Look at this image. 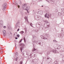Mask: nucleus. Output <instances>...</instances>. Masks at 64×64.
<instances>
[{"label":"nucleus","mask_w":64,"mask_h":64,"mask_svg":"<svg viewBox=\"0 0 64 64\" xmlns=\"http://www.w3.org/2000/svg\"><path fill=\"white\" fill-rule=\"evenodd\" d=\"M36 27L37 28H39L40 30H42L43 29V26L42 25L41 22H38L36 24Z\"/></svg>","instance_id":"nucleus-1"},{"label":"nucleus","mask_w":64,"mask_h":64,"mask_svg":"<svg viewBox=\"0 0 64 64\" xmlns=\"http://www.w3.org/2000/svg\"><path fill=\"white\" fill-rule=\"evenodd\" d=\"M27 6V4H23L22 5V8L23 10H25L26 11H28L30 9V6Z\"/></svg>","instance_id":"nucleus-2"},{"label":"nucleus","mask_w":64,"mask_h":64,"mask_svg":"<svg viewBox=\"0 0 64 64\" xmlns=\"http://www.w3.org/2000/svg\"><path fill=\"white\" fill-rule=\"evenodd\" d=\"M33 39L32 40V41L33 42L32 43V44L34 47V43H38V41H34V38H35L36 37V36L34 35L33 36Z\"/></svg>","instance_id":"nucleus-3"},{"label":"nucleus","mask_w":64,"mask_h":64,"mask_svg":"<svg viewBox=\"0 0 64 64\" xmlns=\"http://www.w3.org/2000/svg\"><path fill=\"white\" fill-rule=\"evenodd\" d=\"M20 46H21V47L20 48V49L21 51V52H22V50H23V49L24 48V44H20Z\"/></svg>","instance_id":"nucleus-4"},{"label":"nucleus","mask_w":64,"mask_h":64,"mask_svg":"<svg viewBox=\"0 0 64 64\" xmlns=\"http://www.w3.org/2000/svg\"><path fill=\"white\" fill-rule=\"evenodd\" d=\"M50 23H49L48 24H44V27L45 28H47V30L48 29V28H49V26H50Z\"/></svg>","instance_id":"nucleus-5"},{"label":"nucleus","mask_w":64,"mask_h":64,"mask_svg":"<svg viewBox=\"0 0 64 64\" xmlns=\"http://www.w3.org/2000/svg\"><path fill=\"white\" fill-rule=\"evenodd\" d=\"M51 61V59L50 57L48 56L47 57L46 61L47 63H50Z\"/></svg>","instance_id":"nucleus-6"},{"label":"nucleus","mask_w":64,"mask_h":64,"mask_svg":"<svg viewBox=\"0 0 64 64\" xmlns=\"http://www.w3.org/2000/svg\"><path fill=\"white\" fill-rule=\"evenodd\" d=\"M7 6V4L5 3L2 6V7L3 8V10H4L6 9V7Z\"/></svg>","instance_id":"nucleus-7"},{"label":"nucleus","mask_w":64,"mask_h":64,"mask_svg":"<svg viewBox=\"0 0 64 64\" xmlns=\"http://www.w3.org/2000/svg\"><path fill=\"white\" fill-rule=\"evenodd\" d=\"M31 61L32 62V64H35L38 60H37L35 59L33 60H31Z\"/></svg>","instance_id":"nucleus-8"},{"label":"nucleus","mask_w":64,"mask_h":64,"mask_svg":"<svg viewBox=\"0 0 64 64\" xmlns=\"http://www.w3.org/2000/svg\"><path fill=\"white\" fill-rule=\"evenodd\" d=\"M3 22L2 20H0V28H2L3 27Z\"/></svg>","instance_id":"nucleus-9"},{"label":"nucleus","mask_w":64,"mask_h":64,"mask_svg":"<svg viewBox=\"0 0 64 64\" xmlns=\"http://www.w3.org/2000/svg\"><path fill=\"white\" fill-rule=\"evenodd\" d=\"M19 24H20V22H17L15 26L16 29H17L19 27V26H18V25H19Z\"/></svg>","instance_id":"nucleus-10"},{"label":"nucleus","mask_w":64,"mask_h":64,"mask_svg":"<svg viewBox=\"0 0 64 64\" xmlns=\"http://www.w3.org/2000/svg\"><path fill=\"white\" fill-rule=\"evenodd\" d=\"M34 18L36 20H38L40 19V16H36Z\"/></svg>","instance_id":"nucleus-11"},{"label":"nucleus","mask_w":64,"mask_h":64,"mask_svg":"<svg viewBox=\"0 0 64 64\" xmlns=\"http://www.w3.org/2000/svg\"><path fill=\"white\" fill-rule=\"evenodd\" d=\"M52 51L54 53H59V52H58L57 50L56 49H54L52 50Z\"/></svg>","instance_id":"nucleus-12"},{"label":"nucleus","mask_w":64,"mask_h":64,"mask_svg":"<svg viewBox=\"0 0 64 64\" xmlns=\"http://www.w3.org/2000/svg\"><path fill=\"white\" fill-rule=\"evenodd\" d=\"M2 32L4 36H6V30H3Z\"/></svg>","instance_id":"nucleus-13"},{"label":"nucleus","mask_w":64,"mask_h":64,"mask_svg":"<svg viewBox=\"0 0 64 64\" xmlns=\"http://www.w3.org/2000/svg\"><path fill=\"white\" fill-rule=\"evenodd\" d=\"M64 36V33H61L59 35V37H63Z\"/></svg>","instance_id":"nucleus-14"},{"label":"nucleus","mask_w":64,"mask_h":64,"mask_svg":"<svg viewBox=\"0 0 64 64\" xmlns=\"http://www.w3.org/2000/svg\"><path fill=\"white\" fill-rule=\"evenodd\" d=\"M49 14H47V13H46L44 15V17L45 18H49Z\"/></svg>","instance_id":"nucleus-15"},{"label":"nucleus","mask_w":64,"mask_h":64,"mask_svg":"<svg viewBox=\"0 0 64 64\" xmlns=\"http://www.w3.org/2000/svg\"><path fill=\"white\" fill-rule=\"evenodd\" d=\"M24 18L26 21L28 23H29V21H28V17L25 16Z\"/></svg>","instance_id":"nucleus-16"},{"label":"nucleus","mask_w":64,"mask_h":64,"mask_svg":"<svg viewBox=\"0 0 64 64\" xmlns=\"http://www.w3.org/2000/svg\"><path fill=\"white\" fill-rule=\"evenodd\" d=\"M38 13L40 15H42L43 14V12L42 10H40L38 12Z\"/></svg>","instance_id":"nucleus-17"},{"label":"nucleus","mask_w":64,"mask_h":64,"mask_svg":"<svg viewBox=\"0 0 64 64\" xmlns=\"http://www.w3.org/2000/svg\"><path fill=\"white\" fill-rule=\"evenodd\" d=\"M57 46H58V48L56 47L55 48L56 49H59L60 48V45H57Z\"/></svg>","instance_id":"nucleus-18"},{"label":"nucleus","mask_w":64,"mask_h":64,"mask_svg":"<svg viewBox=\"0 0 64 64\" xmlns=\"http://www.w3.org/2000/svg\"><path fill=\"white\" fill-rule=\"evenodd\" d=\"M38 44H39L41 46H43V42H39L38 43Z\"/></svg>","instance_id":"nucleus-19"},{"label":"nucleus","mask_w":64,"mask_h":64,"mask_svg":"<svg viewBox=\"0 0 64 64\" xmlns=\"http://www.w3.org/2000/svg\"><path fill=\"white\" fill-rule=\"evenodd\" d=\"M41 38L42 39H47V38H46L44 37L42 35H41Z\"/></svg>","instance_id":"nucleus-20"},{"label":"nucleus","mask_w":64,"mask_h":64,"mask_svg":"<svg viewBox=\"0 0 64 64\" xmlns=\"http://www.w3.org/2000/svg\"><path fill=\"white\" fill-rule=\"evenodd\" d=\"M61 12L62 13L64 14V8H62L61 9Z\"/></svg>","instance_id":"nucleus-21"},{"label":"nucleus","mask_w":64,"mask_h":64,"mask_svg":"<svg viewBox=\"0 0 64 64\" xmlns=\"http://www.w3.org/2000/svg\"><path fill=\"white\" fill-rule=\"evenodd\" d=\"M44 22L46 23H45L44 24H48V23H49V22H48V20H45L44 21Z\"/></svg>","instance_id":"nucleus-22"},{"label":"nucleus","mask_w":64,"mask_h":64,"mask_svg":"<svg viewBox=\"0 0 64 64\" xmlns=\"http://www.w3.org/2000/svg\"><path fill=\"white\" fill-rule=\"evenodd\" d=\"M51 4H53L55 2L54 0H51Z\"/></svg>","instance_id":"nucleus-23"},{"label":"nucleus","mask_w":64,"mask_h":64,"mask_svg":"<svg viewBox=\"0 0 64 64\" xmlns=\"http://www.w3.org/2000/svg\"><path fill=\"white\" fill-rule=\"evenodd\" d=\"M58 15L59 16H61L62 15V14L61 12H59L58 13Z\"/></svg>","instance_id":"nucleus-24"},{"label":"nucleus","mask_w":64,"mask_h":64,"mask_svg":"<svg viewBox=\"0 0 64 64\" xmlns=\"http://www.w3.org/2000/svg\"><path fill=\"white\" fill-rule=\"evenodd\" d=\"M35 50H36V49L35 48H34L33 50H32V52H34V51H35Z\"/></svg>","instance_id":"nucleus-25"},{"label":"nucleus","mask_w":64,"mask_h":64,"mask_svg":"<svg viewBox=\"0 0 64 64\" xmlns=\"http://www.w3.org/2000/svg\"><path fill=\"white\" fill-rule=\"evenodd\" d=\"M18 56V52H16V57H17Z\"/></svg>","instance_id":"nucleus-26"},{"label":"nucleus","mask_w":64,"mask_h":64,"mask_svg":"<svg viewBox=\"0 0 64 64\" xmlns=\"http://www.w3.org/2000/svg\"><path fill=\"white\" fill-rule=\"evenodd\" d=\"M20 34H22L23 33H24V32H23V31H22L21 32H20Z\"/></svg>","instance_id":"nucleus-27"},{"label":"nucleus","mask_w":64,"mask_h":64,"mask_svg":"<svg viewBox=\"0 0 64 64\" xmlns=\"http://www.w3.org/2000/svg\"><path fill=\"white\" fill-rule=\"evenodd\" d=\"M50 51H48L47 52V53L48 54L47 55H49V54H50Z\"/></svg>","instance_id":"nucleus-28"},{"label":"nucleus","mask_w":64,"mask_h":64,"mask_svg":"<svg viewBox=\"0 0 64 64\" xmlns=\"http://www.w3.org/2000/svg\"><path fill=\"white\" fill-rule=\"evenodd\" d=\"M34 32H38V30H34Z\"/></svg>","instance_id":"nucleus-29"},{"label":"nucleus","mask_w":64,"mask_h":64,"mask_svg":"<svg viewBox=\"0 0 64 64\" xmlns=\"http://www.w3.org/2000/svg\"><path fill=\"white\" fill-rule=\"evenodd\" d=\"M54 64H59L58 63V62H56V61H55L54 62Z\"/></svg>","instance_id":"nucleus-30"},{"label":"nucleus","mask_w":64,"mask_h":64,"mask_svg":"<svg viewBox=\"0 0 64 64\" xmlns=\"http://www.w3.org/2000/svg\"><path fill=\"white\" fill-rule=\"evenodd\" d=\"M15 5H17V6L18 5V8H19V7H20V6H18V4H15Z\"/></svg>","instance_id":"nucleus-31"},{"label":"nucleus","mask_w":64,"mask_h":64,"mask_svg":"<svg viewBox=\"0 0 64 64\" xmlns=\"http://www.w3.org/2000/svg\"><path fill=\"white\" fill-rule=\"evenodd\" d=\"M32 23H30V25L32 27H33V26H32Z\"/></svg>","instance_id":"nucleus-32"},{"label":"nucleus","mask_w":64,"mask_h":64,"mask_svg":"<svg viewBox=\"0 0 64 64\" xmlns=\"http://www.w3.org/2000/svg\"><path fill=\"white\" fill-rule=\"evenodd\" d=\"M62 59L63 61H64V56L62 57Z\"/></svg>","instance_id":"nucleus-33"},{"label":"nucleus","mask_w":64,"mask_h":64,"mask_svg":"<svg viewBox=\"0 0 64 64\" xmlns=\"http://www.w3.org/2000/svg\"><path fill=\"white\" fill-rule=\"evenodd\" d=\"M22 9H20V13H22Z\"/></svg>","instance_id":"nucleus-34"},{"label":"nucleus","mask_w":64,"mask_h":64,"mask_svg":"<svg viewBox=\"0 0 64 64\" xmlns=\"http://www.w3.org/2000/svg\"><path fill=\"white\" fill-rule=\"evenodd\" d=\"M53 42H57V41L55 40H53Z\"/></svg>","instance_id":"nucleus-35"},{"label":"nucleus","mask_w":64,"mask_h":64,"mask_svg":"<svg viewBox=\"0 0 64 64\" xmlns=\"http://www.w3.org/2000/svg\"><path fill=\"white\" fill-rule=\"evenodd\" d=\"M55 61H56V63H57V62H59V60H56Z\"/></svg>","instance_id":"nucleus-36"},{"label":"nucleus","mask_w":64,"mask_h":64,"mask_svg":"<svg viewBox=\"0 0 64 64\" xmlns=\"http://www.w3.org/2000/svg\"><path fill=\"white\" fill-rule=\"evenodd\" d=\"M17 36L18 38H19L20 37V35L19 34H18L17 35Z\"/></svg>","instance_id":"nucleus-37"},{"label":"nucleus","mask_w":64,"mask_h":64,"mask_svg":"<svg viewBox=\"0 0 64 64\" xmlns=\"http://www.w3.org/2000/svg\"><path fill=\"white\" fill-rule=\"evenodd\" d=\"M24 42H26V39H25V37H24Z\"/></svg>","instance_id":"nucleus-38"},{"label":"nucleus","mask_w":64,"mask_h":64,"mask_svg":"<svg viewBox=\"0 0 64 64\" xmlns=\"http://www.w3.org/2000/svg\"><path fill=\"white\" fill-rule=\"evenodd\" d=\"M46 35L47 36V37H49V35L48 34H46Z\"/></svg>","instance_id":"nucleus-39"},{"label":"nucleus","mask_w":64,"mask_h":64,"mask_svg":"<svg viewBox=\"0 0 64 64\" xmlns=\"http://www.w3.org/2000/svg\"><path fill=\"white\" fill-rule=\"evenodd\" d=\"M22 63L23 62H22V61H20V64H22Z\"/></svg>","instance_id":"nucleus-40"},{"label":"nucleus","mask_w":64,"mask_h":64,"mask_svg":"<svg viewBox=\"0 0 64 64\" xmlns=\"http://www.w3.org/2000/svg\"><path fill=\"white\" fill-rule=\"evenodd\" d=\"M18 58L17 57L16 58V61H17V60H18Z\"/></svg>","instance_id":"nucleus-41"},{"label":"nucleus","mask_w":64,"mask_h":64,"mask_svg":"<svg viewBox=\"0 0 64 64\" xmlns=\"http://www.w3.org/2000/svg\"><path fill=\"white\" fill-rule=\"evenodd\" d=\"M46 0V1H47V2H48V3H50V2H49V1H48V0Z\"/></svg>","instance_id":"nucleus-42"},{"label":"nucleus","mask_w":64,"mask_h":64,"mask_svg":"<svg viewBox=\"0 0 64 64\" xmlns=\"http://www.w3.org/2000/svg\"><path fill=\"white\" fill-rule=\"evenodd\" d=\"M22 39H21L20 40L19 42V43H21V42H22Z\"/></svg>","instance_id":"nucleus-43"},{"label":"nucleus","mask_w":64,"mask_h":64,"mask_svg":"<svg viewBox=\"0 0 64 64\" xmlns=\"http://www.w3.org/2000/svg\"><path fill=\"white\" fill-rule=\"evenodd\" d=\"M55 12H58V10L57 9H56L55 10Z\"/></svg>","instance_id":"nucleus-44"},{"label":"nucleus","mask_w":64,"mask_h":64,"mask_svg":"<svg viewBox=\"0 0 64 64\" xmlns=\"http://www.w3.org/2000/svg\"><path fill=\"white\" fill-rule=\"evenodd\" d=\"M24 29L26 32V31H27V28H25Z\"/></svg>","instance_id":"nucleus-45"},{"label":"nucleus","mask_w":64,"mask_h":64,"mask_svg":"<svg viewBox=\"0 0 64 64\" xmlns=\"http://www.w3.org/2000/svg\"><path fill=\"white\" fill-rule=\"evenodd\" d=\"M4 28H6V26H4L3 27Z\"/></svg>","instance_id":"nucleus-46"},{"label":"nucleus","mask_w":64,"mask_h":64,"mask_svg":"<svg viewBox=\"0 0 64 64\" xmlns=\"http://www.w3.org/2000/svg\"><path fill=\"white\" fill-rule=\"evenodd\" d=\"M19 31V28H18V30H17V31Z\"/></svg>","instance_id":"nucleus-47"},{"label":"nucleus","mask_w":64,"mask_h":64,"mask_svg":"<svg viewBox=\"0 0 64 64\" xmlns=\"http://www.w3.org/2000/svg\"><path fill=\"white\" fill-rule=\"evenodd\" d=\"M28 52H26V54L27 55H28Z\"/></svg>","instance_id":"nucleus-48"},{"label":"nucleus","mask_w":64,"mask_h":64,"mask_svg":"<svg viewBox=\"0 0 64 64\" xmlns=\"http://www.w3.org/2000/svg\"><path fill=\"white\" fill-rule=\"evenodd\" d=\"M16 34H17V32L15 33L14 34V35H15Z\"/></svg>","instance_id":"nucleus-49"},{"label":"nucleus","mask_w":64,"mask_h":64,"mask_svg":"<svg viewBox=\"0 0 64 64\" xmlns=\"http://www.w3.org/2000/svg\"><path fill=\"white\" fill-rule=\"evenodd\" d=\"M15 39H18V38L17 37H16L15 38Z\"/></svg>","instance_id":"nucleus-50"},{"label":"nucleus","mask_w":64,"mask_h":64,"mask_svg":"<svg viewBox=\"0 0 64 64\" xmlns=\"http://www.w3.org/2000/svg\"><path fill=\"white\" fill-rule=\"evenodd\" d=\"M17 4V2H15V4Z\"/></svg>","instance_id":"nucleus-51"},{"label":"nucleus","mask_w":64,"mask_h":64,"mask_svg":"<svg viewBox=\"0 0 64 64\" xmlns=\"http://www.w3.org/2000/svg\"><path fill=\"white\" fill-rule=\"evenodd\" d=\"M15 47H16V44H15Z\"/></svg>","instance_id":"nucleus-52"},{"label":"nucleus","mask_w":64,"mask_h":64,"mask_svg":"<svg viewBox=\"0 0 64 64\" xmlns=\"http://www.w3.org/2000/svg\"><path fill=\"white\" fill-rule=\"evenodd\" d=\"M2 52H3L2 51H1V53H2Z\"/></svg>","instance_id":"nucleus-53"},{"label":"nucleus","mask_w":64,"mask_h":64,"mask_svg":"<svg viewBox=\"0 0 64 64\" xmlns=\"http://www.w3.org/2000/svg\"><path fill=\"white\" fill-rule=\"evenodd\" d=\"M27 11V12L28 13H29V12L28 11H28Z\"/></svg>","instance_id":"nucleus-54"},{"label":"nucleus","mask_w":64,"mask_h":64,"mask_svg":"<svg viewBox=\"0 0 64 64\" xmlns=\"http://www.w3.org/2000/svg\"><path fill=\"white\" fill-rule=\"evenodd\" d=\"M30 56H31V55H32V54H30Z\"/></svg>","instance_id":"nucleus-55"},{"label":"nucleus","mask_w":64,"mask_h":64,"mask_svg":"<svg viewBox=\"0 0 64 64\" xmlns=\"http://www.w3.org/2000/svg\"><path fill=\"white\" fill-rule=\"evenodd\" d=\"M60 56L62 55V54H60Z\"/></svg>","instance_id":"nucleus-56"},{"label":"nucleus","mask_w":64,"mask_h":64,"mask_svg":"<svg viewBox=\"0 0 64 64\" xmlns=\"http://www.w3.org/2000/svg\"><path fill=\"white\" fill-rule=\"evenodd\" d=\"M41 7H43V6H41Z\"/></svg>","instance_id":"nucleus-57"},{"label":"nucleus","mask_w":64,"mask_h":64,"mask_svg":"<svg viewBox=\"0 0 64 64\" xmlns=\"http://www.w3.org/2000/svg\"><path fill=\"white\" fill-rule=\"evenodd\" d=\"M20 4H21V2H20Z\"/></svg>","instance_id":"nucleus-58"},{"label":"nucleus","mask_w":64,"mask_h":64,"mask_svg":"<svg viewBox=\"0 0 64 64\" xmlns=\"http://www.w3.org/2000/svg\"><path fill=\"white\" fill-rule=\"evenodd\" d=\"M10 34H11H11H12V33H11V32H10Z\"/></svg>","instance_id":"nucleus-59"},{"label":"nucleus","mask_w":64,"mask_h":64,"mask_svg":"<svg viewBox=\"0 0 64 64\" xmlns=\"http://www.w3.org/2000/svg\"><path fill=\"white\" fill-rule=\"evenodd\" d=\"M62 29H62V31H63V30H62Z\"/></svg>","instance_id":"nucleus-60"},{"label":"nucleus","mask_w":64,"mask_h":64,"mask_svg":"<svg viewBox=\"0 0 64 64\" xmlns=\"http://www.w3.org/2000/svg\"><path fill=\"white\" fill-rule=\"evenodd\" d=\"M44 59V58L43 57V59Z\"/></svg>","instance_id":"nucleus-61"},{"label":"nucleus","mask_w":64,"mask_h":64,"mask_svg":"<svg viewBox=\"0 0 64 64\" xmlns=\"http://www.w3.org/2000/svg\"><path fill=\"white\" fill-rule=\"evenodd\" d=\"M50 17H51V16H50Z\"/></svg>","instance_id":"nucleus-62"},{"label":"nucleus","mask_w":64,"mask_h":64,"mask_svg":"<svg viewBox=\"0 0 64 64\" xmlns=\"http://www.w3.org/2000/svg\"><path fill=\"white\" fill-rule=\"evenodd\" d=\"M24 53V52H23V54H24V53Z\"/></svg>","instance_id":"nucleus-63"},{"label":"nucleus","mask_w":64,"mask_h":64,"mask_svg":"<svg viewBox=\"0 0 64 64\" xmlns=\"http://www.w3.org/2000/svg\"><path fill=\"white\" fill-rule=\"evenodd\" d=\"M33 11H34V10H33Z\"/></svg>","instance_id":"nucleus-64"}]
</instances>
